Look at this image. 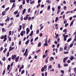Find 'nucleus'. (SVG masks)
<instances>
[{
  "label": "nucleus",
  "instance_id": "obj_1",
  "mask_svg": "<svg viewBox=\"0 0 76 76\" xmlns=\"http://www.w3.org/2000/svg\"><path fill=\"white\" fill-rule=\"evenodd\" d=\"M67 33H66V32H65V34H63V37H64V40L65 41H66L67 40V35H65V34H66Z\"/></svg>",
  "mask_w": 76,
  "mask_h": 76
},
{
  "label": "nucleus",
  "instance_id": "obj_2",
  "mask_svg": "<svg viewBox=\"0 0 76 76\" xmlns=\"http://www.w3.org/2000/svg\"><path fill=\"white\" fill-rule=\"evenodd\" d=\"M16 57V55H14L12 56L11 58L12 60H15Z\"/></svg>",
  "mask_w": 76,
  "mask_h": 76
},
{
  "label": "nucleus",
  "instance_id": "obj_3",
  "mask_svg": "<svg viewBox=\"0 0 76 76\" xmlns=\"http://www.w3.org/2000/svg\"><path fill=\"white\" fill-rule=\"evenodd\" d=\"M6 11H4L3 12H2V14H1V16H4V15H6Z\"/></svg>",
  "mask_w": 76,
  "mask_h": 76
},
{
  "label": "nucleus",
  "instance_id": "obj_4",
  "mask_svg": "<svg viewBox=\"0 0 76 76\" xmlns=\"http://www.w3.org/2000/svg\"><path fill=\"white\" fill-rule=\"evenodd\" d=\"M12 45H11L9 48V51L10 52V51H11V50H13V48H12Z\"/></svg>",
  "mask_w": 76,
  "mask_h": 76
},
{
  "label": "nucleus",
  "instance_id": "obj_5",
  "mask_svg": "<svg viewBox=\"0 0 76 76\" xmlns=\"http://www.w3.org/2000/svg\"><path fill=\"white\" fill-rule=\"evenodd\" d=\"M49 58V57H47L45 60V63L46 64L48 63V59Z\"/></svg>",
  "mask_w": 76,
  "mask_h": 76
},
{
  "label": "nucleus",
  "instance_id": "obj_6",
  "mask_svg": "<svg viewBox=\"0 0 76 76\" xmlns=\"http://www.w3.org/2000/svg\"><path fill=\"white\" fill-rule=\"evenodd\" d=\"M26 34H28L29 32V28H27L26 29Z\"/></svg>",
  "mask_w": 76,
  "mask_h": 76
},
{
  "label": "nucleus",
  "instance_id": "obj_7",
  "mask_svg": "<svg viewBox=\"0 0 76 76\" xmlns=\"http://www.w3.org/2000/svg\"><path fill=\"white\" fill-rule=\"evenodd\" d=\"M10 20V18L8 17V16H7V19L5 20V21L6 22H7V21H9Z\"/></svg>",
  "mask_w": 76,
  "mask_h": 76
},
{
  "label": "nucleus",
  "instance_id": "obj_8",
  "mask_svg": "<svg viewBox=\"0 0 76 76\" xmlns=\"http://www.w3.org/2000/svg\"><path fill=\"white\" fill-rule=\"evenodd\" d=\"M19 56H18L17 57L15 60V61H18V60H19Z\"/></svg>",
  "mask_w": 76,
  "mask_h": 76
},
{
  "label": "nucleus",
  "instance_id": "obj_9",
  "mask_svg": "<svg viewBox=\"0 0 76 76\" xmlns=\"http://www.w3.org/2000/svg\"><path fill=\"white\" fill-rule=\"evenodd\" d=\"M19 27H20V28H19L18 29V31L19 32H20V30H21V29H22V26L20 25L19 26Z\"/></svg>",
  "mask_w": 76,
  "mask_h": 76
},
{
  "label": "nucleus",
  "instance_id": "obj_10",
  "mask_svg": "<svg viewBox=\"0 0 76 76\" xmlns=\"http://www.w3.org/2000/svg\"><path fill=\"white\" fill-rule=\"evenodd\" d=\"M75 19L74 20H73L72 22L71 23L70 25V27H71L72 25V24L73 23V22H74V20H75Z\"/></svg>",
  "mask_w": 76,
  "mask_h": 76
},
{
  "label": "nucleus",
  "instance_id": "obj_11",
  "mask_svg": "<svg viewBox=\"0 0 76 76\" xmlns=\"http://www.w3.org/2000/svg\"><path fill=\"white\" fill-rule=\"evenodd\" d=\"M22 26L23 27V29H24L25 28V23L23 24Z\"/></svg>",
  "mask_w": 76,
  "mask_h": 76
},
{
  "label": "nucleus",
  "instance_id": "obj_12",
  "mask_svg": "<svg viewBox=\"0 0 76 76\" xmlns=\"http://www.w3.org/2000/svg\"><path fill=\"white\" fill-rule=\"evenodd\" d=\"M10 3H15V0H10Z\"/></svg>",
  "mask_w": 76,
  "mask_h": 76
},
{
  "label": "nucleus",
  "instance_id": "obj_13",
  "mask_svg": "<svg viewBox=\"0 0 76 76\" xmlns=\"http://www.w3.org/2000/svg\"><path fill=\"white\" fill-rule=\"evenodd\" d=\"M70 60H72L74 59V57L71 56L70 58Z\"/></svg>",
  "mask_w": 76,
  "mask_h": 76
},
{
  "label": "nucleus",
  "instance_id": "obj_14",
  "mask_svg": "<svg viewBox=\"0 0 76 76\" xmlns=\"http://www.w3.org/2000/svg\"><path fill=\"white\" fill-rule=\"evenodd\" d=\"M26 11V9H24L23 10V12L22 15H23L25 13V11Z\"/></svg>",
  "mask_w": 76,
  "mask_h": 76
},
{
  "label": "nucleus",
  "instance_id": "obj_15",
  "mask_svg": "<svg viewBox=\"0 0 76 76\" xmlns=\"http://www.w3.org/2000/svg\"><path fill=\"white\" fill-rule=\"evenodd\" d=\"M29 39H28L27 41L26 42L25 44L26 45H27L29 43Z\"/></svg>",
  "mask_w": 76,
  "mask_h": 76
},
{
  "label": "nucleus",
  "instance_id": "obj_16",
  "mask_svg": "<svg viewBox=\"0 0 76 76\" xmlns=\"http://www.w3.org/2000/svg\"><path fill=\"white\" fill-rule=\"evenodd\" d=\"M10 65H8L7 67V70H9V69H10Z\"/></svg>",
  "mask_w": 76,
  "mask_h": 76
},
{
  "label": "nucleus",
  "instance_id": "obj_17",
  "mask_svg": "<svg viewBox=\"0 0 76 76\" xmlns=\"http://www.w3.org/2000/svg\"><path fill=\"white\" fill-rule=\"evenodd\" d=\"M66 60H67V57H66V58H64V59L63 61L64 63H65V62H66Z\"/></svg>",
  "mask_w": 76,
  "mask_h": 76
},
{
  "label": "nucleus",
  "instance_id": "obj_18",
  "mask_svg": "<svg viewBox=\"0 0 76 76\" xmlns=\"http://www.w3.org/2000/svg\"><path fill=\"white\" fill-rule=\"evenodd\" d=\"M58 20V17H56V19L55 20V22H56Z\"/></svg>",
  "mask_w": 76,
  "mask_h": 76
},
{
  "label": "nucleus",
  "instance_id": "obj_19",
  "mask_svg": "<svg viewBox=\"0 0 76 76\" xmlns=\"http://www.w3.org/2000/svg\"><path fill=\"white\" fill-rule=\"evenodd\" d=\"M41 45V42H39L38 44V47H40Z\"/></svg>",
  "mask_w": 76,
  "mask_h": 76
},
{
  "label": "nucleus",
  "instance_id": "obj_20",
  "mask_svg": "<svg viewBox=\"0 0 76 76\" xmlns=\"http://www.w3.org/2000/svg\"><path fill=\"white\" fill-rule=\"evenodd\" d=\"M19 7L20 9H22V4H21L20 6H19Z\"/></svg>",
  "mask_w": 76,
  "mask_h": 76
},
{
  "label": "nucleus",
  "instance_id": "obj_21",
  "mask_svg": "<svg viewBox=\"0 0 76 76\" xmlns=\"http://www.w3.org/2000/svg\"><path fill=\"white\" fill-rule=\"evenodd\" d=\"M18 13V11L16 10V11H15V12H14V15H16V14H17Z\"/></svg>",
  "mask_w": 76,
  "mask_h": 76
},
{
  "label": "nucleus",
  "instance_id": "obj_22",
  "mask_svg": "<svg viewBox=\"0 0 76 76\" xmlns=\"http://www.w3.org/2000/svg\"><path fill=\"white\" fill-rule=\"evenodd\" d=\"M35 3V2H34V1H33L31 2V1L30 2V4H34Z\"/></svg>",
  "mask_w": 76,
  "mask_h": 76
},
{
  "label": "nucleus",
  "instance_id": "obj_23",
  "mask_svg": "<svg viewBox=\"0 0 76 76\" xmlns=\"http://www.w3.org/2000/svg\"><path fill=\"white\" fill-rule=\"evenodd\" d=\"M22 50V52H23V53H24V52H25V49L24 48H23Z\"/></svg>",
  "mask_w": 76,
  "mask_h": 76
},
{
  "label": "nucleus",
  "instance_id": "obj_24",
  "mask_svg": "<svg viewBox=\"0 0 76 76\" xmlns=\"http://www.w3.org/2000/svg\"><path fill=\"white\" fill-rule=\"evenodd\" d=\"M30 34V37H31V36L33 35V31H31V33Z\"/></svg>",
  "mask_w": 76,
  "mask_h": 76
},
{
  "label": "nucleus",
  "instance_id": "obj_25",
  "mask_svg": "<svg viewBox=\"0 0 76 76\" xmlns=\"http://www.w3.org/2000/svg\"><path fill=\"white\" fill-rule=\"evenodd\" d=\"M27 53V49H26V51H25V53L23 54V56H25V54H26Z\"/></svg>",
  "mask_w": 76,
  "mask_h": 76
},
{
  "label": "nucleus",
  "instance_id": "obj_26",
  "mask_svg": "<svg viewBox=\"0 0 76 76\" xmlns=\"http://www.w3.org/2000/svg\"><path fill=\"white\" fill-rule=\"evenodd\" d=\"M60 8H61V6H60V5H58V10H60Z\"/></svg>",
  "mask_w": 76,
  "mask_h": 76
},
{
  "label": "nucleus",
  "instance_id": "obj_27",
  "mask_svg": "<svg viewBox=\"0 0 76 76\" xmlns=\"http://www.w3.org/2000/svg\"><path fill=\"white\" fill-rule=\"evenodd\" d=\"M63 48H60L59 49V51H63Z\"/></svg>",
  "mask_w": 76,
  "mask_h": 76
},
{
  "label": "nucleus",
  "instance_id": "obj_28",
  "mask_svg": "<svg viewBox=\"0 0 76 76\" xmlns=\"http://www.w3.org/2000/svg\"><path fill=\"white\" fill-rule=\"evenodd\" d=\"M7 50V49L6 48H5L4 50L3 51V53H6V51Z\"/></svg>",
  "mask_w": 76,
  "mask_h": 76
},
{
  "label": "nucleus",
  "instance_id": "obj_29",
  "mask_svg": "<svg viewBox=\"0 0 76 76\" xmlns=\"http://www.w3.org/2000/svg\"><path fill=\"white\" fill-rule=\"evenodd\" d=\"M20 35L21 36H23V31H22L20 33Z\"/></svg>",
  "mask_w": 76,
  "mask_h": 76
},
{
  "label": "nucleus",
  "instance_id": "obj_30",
  "mask_svg": "<svg viewBox=\"0 0 76 76\" xmlns=\"http://www.w3.org/2000/svg\"><path fill=\"white\" fill-rule=\"evenodd\" d=\"M46 2L48 3H51V1H50L49 0H47L46 1Z\"/></svg>",
  "mask_w": 76,
  "mask_h": 76
},
{
  "label": "nucleus",
  "instance_id": "obj_31",
  "mask_svg": "<svg viewBox=\"0 0 76 76\" xmlns=\"http://www.w3.org/2000/svg\"><path fill=\"white\" fill-rule=\"evenodd\" d=\"M41 72H44V69L43 67H42V69H41Z\"/></svg>",
  "mask_w": 76,
  "mask_h": 76
},
{
  "label": "nucleus",
  "instance_id": "obj_32",
  "mask_svg": "<svg viewBox=\"0 0 76 76\" xmlns=\"http://www.w3.org/2000/svg\"><path fill=\"white\" fill-rule=\"evenodd\" d=\"M5 72H6V70L4 69L2 73V75H4V74L5 73Z\"/></svg>",
  "mask_w": 76,
  "mask_h": 76
},
{
  "label": "nucleus",
  "instance_id": "obj_33",
  "mask_svg": "<svg viewBox=\"0 0 76 76\" xmlns=\"http://www.w3.org/2000/svg\"><path fill=\"white\" fill-rule=\"evenodd\" d=\"M28 16H29V15L28 14H27L26 15V18L28 19Z\"/></svg>",
  "mask_w": 76,
  "mask_h": 76
},
{
  "label": "nucleus",
  "instance_id": "obj_34",
  "mask_svg": "<svg viewBox=\"0 0 76 76\" xmlns=\"http://www.w3.org/2000/svg\"><path fill=\"white\" fill-rule=\"evenodd\" d=\"M71 40H72V39H71L70 38L67 41V42H70V41H71Z\"/></svg>",
  "mask_w": 76,
  "mask_h": 76
},
{
  "label": "nucleus",
  "instance_id": "obj_35",
  "mask_svg": "<svg viewBox=\"0 0 76 76\" xmlns=\"http://www.w3.org/2000/svg\"><path fill=\"white\" fill-rule=\"evenodd\" d=\"M58 37V34H57L56 35L55 38H57Z\"/></svg>",
  "mask_w": 76,
  "mask_h": 76
},
{
  "label": "nucleus",
  "instance_id": "obj_36",
  "mask_svg": "<svg viewBox=\"0 0 76 76\" xmlns=\"http://www.w3.org/2000/svg\"><path fill=\"white\" fill-rule=\"evenodd\" d=\"M24 73H25V71L24 70H23L21 72V74H23Z\"/></svg>",
  "mask_w": 76,
  "mask_h": 76
},
{
  "label": "nucleus",
  "instance_id": "obj_37",
  "mask_svg": "<svg viewBox=\"0 0 76 76\" xmlns=\"http://www.w3.org/2000/svg\"><path fill=\"white\" fill-rule=\"evenodd\" d=\"M39 30L37 29L36 31V34H38V33H39Z\"/></svg>",
  "mask_w": 76,
  "mask_h": 76
},
{
  "label": "nucleus",
  "instance_id": "obj_38",
  "mask_svg": "<svg viewBox=\"0 0 76 76\" xmlns=\"http://www.w3.org/2000/svg\"><path fill=\"white\" fill-rule=\"evenodd\" d=\"M50 72H53L54 71V69L52 68L51 70H50Z\"/></svg>",
  "mask_w": 76,
  "mask_h": 76
},
{
  "label": "nucleus",
  "instance_id": "obj_39",
  "mask_svg": "<svg viewBox=\"0 0 76 76\" xmlns=\"http://www.w3.org/2000/svg\"><path fill=\"white\" fill-rule=\"evenodd\" d=\"M7 45V44L6 43H5L4 45V47L5 48L6 47Z\"/></svg>",
  "mask_w": 76,
  "mask_h": 76
},
{
  "label": "nucleus",
  "instance_id": "obj_40",
  "mask_svg": "<svg viewBox=\"0 0 76 76\" xmlns=\"http://www.w3.org/2000/svg\"><path fill=\"white\" fill-rule=\"evenodd\" d=\"M58 67L59 69L60 68V64H58Z\"/></svg>",
  "mask_w": 76,
  "mask_h": 76
},
{
  "label": "nucleus",
  "instance_id": "obj_41",
  "mask_svg": "<svg viewBox=\"0 0 76 76\" xmlns=\"http://www.w3.org/2000/svg\"><path fill=\"white\" fill-rule=\"evenodd\" d=\"M12 33V31H10L9 32V35H11V34Z\"/></svg>",
  "mask_w": 76,
  "mask_h": 76
},
{
  "label": "nucleus",
  "instance_id": "obj_42",
  "mask_svg": "<svg viewBox=\"0 0 76 76\" xmlns=\"http://www.w3.org/2000/svg\"><path fill=\"white\" fill-rule=\"evenodd\" d=\"M23 19L24 20H28V19H27V18H26V17H25L24 18H23Z\"/></svg>",
  "mask_w": 76,
  "mask_h": 76
},
{
  "label": "nucleus",
  "instance_id": "obj_43",
  "mask_svg": "<svg viewBox=\"0 0 76 76\" xmlns=\"http://www.w3.org/2000/svg\"><path fill=\"white\" fill-rule=\"evenodd\" d=\"M9 9V7H7L6 9H5V11H7Z\"/></svg>",
  "mask_w": 76,
  "mask_h": 76
},
{
  "label": "nucleus",
  "instance_id": "obj_44",
  "mask_svg": "<svg viewBox=\"0 0 76 76\" xmlns=\"http://www.w3.org/2000/svg\"><path fill=\"white\" fill-rule=\"evenodd\" d=\"M7 35H4V39H7Z\"/></svg>",
  "mask_w": 76,
  "mask_h": 76
},
{
  "label": "nucleus",
  "instance_id": "obj_45",
  "mask_svg": "<svg viewBox=\"0 0 76 76\" xmlns=\"http://www.w3.org/2000/svg\"><path fill=\"white\" fill-rule=\"evenodd\" d=\"M3 47H1L0 48V51H3Z\"/></svg>",
  "mask_w": 76,
  "mask_h": 76
},
{
  "label": "nucleus",
  "instance_id": "obj_46",
  "mask_svg": "<svg viewBox=\"0 0 76 76\" xmlns=\"http://www.w3.org/2000/svg\"><path fill=\"white\" fill-rule=\"evenodd\" d=\"M47 54H46V56L45 55H44L43 56H42V58H44L45 57H46V56H47Z\"/></svg>",
  "mask_w": 76,
  "mask_h": 76
},
{
  "label": "nucleus",
  "instance_id": "obj_47",
  "mask_svg": "<svg viewBox=\"0 0 76 76\" xmlns=\"http://www.w3.org/2000/svg\"><path fill=\"white\" fill-rule=\"evenodd\" d=\"M32 25L31 24L30 26V29L31 30H32Z\"/></svg>",
  "mask_w": 76,
  "mask_h": 76
},
{
  "label": "nucleus",
  "instance_id": "obj_48",
  "mask_svg": "<svg viewBox=\"0 0 76 76\" xmlns=\"http://www.w3.org/2000/svg\"><path fill=\"white\" fill-rule=\"evenodd\" d=\"M31 12V9L29 8L28 10V13H29Z\"/></svg>",
  "mask_w": 76,
  "mask_h": 76
},
{
  "label": "nucleus",
  "instance_id": "obj_49",
  "mask_svg": "<svg viewBox=\"0 0 76 76\" xmlns=\"http://www.w3.org/2000/svg\"><path fill=\"white\" fill-rule=\"evenodd\" d=\"M2 60L3 61H5L6 60V58L5 57H4L2 58Z\"/></svg>",
  "mask_w": 76,
  "mask_h": 76
},
{
  "label": "nucleus",
  "instance_id": "obj_50",
  "mask_svg": "<svg viewBox=\"0 0 76 76\" xmlns=\"http://www.w3.org/2000/svg\"><path fill=\"white\" fill-rule=\"evenodd\" d=\"M41 4H39L38 5H37V8H38L39 7V6H40Z\"/></svg>",
  "mask_w": 76,
  "mask_h": 76
},
{
  "label": "nucleus",
  "instance_id": "obj_51",
  "mask_svg": "<svg viewBox=\"0 0 76 76\" xmlns=\"http://www.w3.org/2000/svg\"><path fill=\"white\" fill-rule=\"evenodd\" d=\"M67 22V20H66V19H65L64 21V23H66Z\"/></svg>",
  "mask_w": 76,
  "mask_h": 76
},
{
  "label": "nucleus",
  "instance_id": "obj_52",
  "mask_svg": "<svg viewBox=\"0 0 76 76\" xmlns=\"http://www.w3.org/2000/svg\"><path fill=\"white\" fill-rule=\"evenodd\" d=\"M47 9L48 10H50V6H48Z\"/></svg>",
  "mask_w": 76,
  "mask_h": 76
},
{
  "label": "nucleus",
  "instance_id": "obj_53",
  "mask_svg": "<svg viewBox=\"0 0 76 76\" xmlns=\"http://www.w3.org/2000/svg\"><path fill=\"white\" fill-rule=\"evenodd\" d=\"M43 68L45 69H47V66L45 65L44 66Z\"/></svg>",
  "mask_w": 76,
  "mask_h": 76
},
{
  "label": "nucleus",
  "instance_id": "obj_54",
  "mask_svg": "<svg viewBox=\"0 0 76 76\" xmlns=\"http://www.w3.org/2000/svg\"><path fill=\"white\" fill-rule=\"evenodd\" d=\"M61 10H60H60H58V11L57 12V14H58V13H59V12H60Z\"/></svg>",
  "mask_w": 76,
  "mask_h": 76
},
{
  "label": "nucleus",
  "instance_id": "obj_55",
  "mask_svg": "<svg viewBox=\"0 0 76 76\" xmlns=\"http://www.w3.org/2000/svg\"><path fill=\"white\" fill-rule=\"evenodd\" d=\"M20 20H23V16H22V15H21Z\"/></svg>",
  "mask_w": 76,
  "mask_h": 76
},
{
  "label": "nucleus",
  "instance_id": "obj_56",
  "mask_svg": "<svg viewBox=\"0 0 76 76\" xmlns=\"http://www.w3.org/2000/svg\"><path fill=\"white\" fill-rule=\"evenodd\" d=\"M0 64L1 65V66H3V63L1 61H0Z\"/></svg>",
  "mask_w": 76,
  "mask_h": 76
},
{
  "label": "nucleus",
  "instance_id": "obj_57",
  "mask_svg": "<svg viewBox=\"0 0 76 76\" xmlns=\"http://www.w3.org/2000/svg\"><path fill=\"white\" fill-rule=\"evenodd\" d=\"M9 52H9H8L7 53V57H9V52Z\"/></svg>",
  "mask_w": 76,
  "mask_h": 76
},
{
  "label": "nucleus",
  "instance_id": "obj_58",
  "mask_svg": "<svg viewBox=\"0 0 76 76\" xmlns=\"http://www.w3.org/2000/svg\"><path fill=\"white\" fill-rule=\"evenodd\" d=\"M44 45L45 46H48V45L47 44V43H45L44 44Z\"/></svg>",
  "mask_w": 76,
  "mask_h": 76
},
{
  "label": "nucleus",
  "instance_id": "obj_59",
  "mask_svg": "<svg viewBox=\"0 0 76 76\" xmlns=\"http://www.w3.org/2000/svg\"><path fill=\"white\" fill-rule=\"evenodd\" d=\"M73 44H71L70 45V47H73Z\"/></svg>",
  "mask_w": 76,
  "mask_h": 76
},
{
  "label": "nucleus",
  "instance_id": "obj_60",
  "mask_svg": "<svg viewBox=\"0 0 76 76\" xmlns=\"http://www.w3.org/2000/svg\"><path fill=\"white\" fill-rule=\"evenodd\" d=\"M61 73H62V74H64V71L62 70L61 71Z\"/></svg>",
  "mask_w": 76,
  "mask_h": 76
},
{
  "label": "nucleus",
  "instance_id": "obj_61",
  "mask_svg": "<svg viewBox=\"0 0 76 76\" xmlns=\"http://www.w3.org/2000/svg\"><path fill=\"white\" fill-rule=\"evenodd\" d=\"M49 69H51V65H50L48 66Z\"/></svg>",
  "mask_w": 76,
  "mask_h": 76
},
{
  "label": "nucleus",
  "instance_id": "obj_62",
  "mask_svg": "<svg viewBox=\"0 0 76 76\" xmlns=\"http://www.w3.org/2000/svg\"><path fill=\"white\" fill-rule=\"evenodd\" d=\"M21 44V40H20L19 42V45H20Z\"/></svg>",
  "mask_w": 76,
  "mask_h": 76
},
{
  "label": "nucleus",
  "instance_id": "obj_63",
  "mask_svg": "<svg viewBox=\"0 0 76 76\" xmlns=\"http://www.w3.org/2000/svg\"><path fill=\"white\" fill-rule=\"evenodd\" d=\"M74 72H75V73H76V68H75V69H74Z\"/></svg>",
  "mask_w": 76,
  "mask_h": 76
},
{
  "label": "nucleus",
  "instance_id": "obj_64",
  "mask_svg": "<svg viewBox=\"0 0 76 76\" xmlns=\"http://www.w3.org/2000/svg\"><path fill=\"white\" fill-rule=\"evenodd\" d=\"M74 41H76V35H75V39H74Z\"/></svg>",
  "mask_w": 76,
  "mask_h": 76
}]
</instances>
